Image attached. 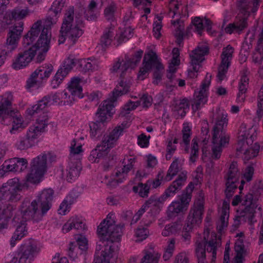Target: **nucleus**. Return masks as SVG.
I'll list each match as a JSON object with an SVG mask.
<instances>
[{"instance_id":"obj_1","label":"nucleus","mask_w":263,"mask_h":263,"mask_svg":"<svg viewBox=\"0 0 263 263\" xmlns=\"http://www.w3.org/2000/svg\"><path fill=\"white\" fill-rule=\"evenodd\" d=\"M143 54L142 50H139L129 58L125 57V61L122 62L119 60L112 66L111 70L114 72H121L120 81L116 87L112 92L109 98L103 102L96 113L97 120L96 122H92L89 124L90 134L91 137L99 136L104 129V123L107 119L106 115L112 114L111 110L114 107V103L117 101L118 97L126 94L130 91L132 81L124 77L125 73L128 68H134L141 59Z\"/></svg>"},{"instance_id":"obj_2","label":"nucleus","mask_w":263,"mask_h":263,"mask_svg":"<svg viewBox=\"0 0 263 263\" xmlns=\"http://www.w3.org/2000/svg\"><path fill=\"white\" fill-rule=\"evenodd\" d=\"M53 194V190L48 189L44 190L31 202L28 199H25L21 206L23 218L35 222L41 221L51 207Z\"/></svg>"},{"instance_id":"obj_3","label":"nucleus","mask_w":263,"mask_h":263,"mask_svg":"<svg viewBox=\"0 0 263 263\" xmlns=\"http://www.w3.org/2000/svg\"><path fill=\"white\" fill-rule=\"evenodd\" d=\"M114 221L104 220L98 227L97 232L100 240L104 246L101 256L95 258L93 263H109V258L114 251L112 242L118 241L122 236V229L124 225H116Z\"/></svg>"},{"instance_id":"obj_4","label":"nucleus","mask_w":263,"mask_h":263,"mask_svg":"<svg viewBox=\"0 0 263 263\" xmlns=\"http://www.w3.org/2000/svg\"><path fill=\"white\" fill-rule=\"evenodd\" d=\"M74 10L73 7H69L66 11L59 35V44L63 43L67 37L72 44H74L84 33L82 28L84 27L81 15L76 14L74 22Z\"/></svg>"},{"instance_id":"obj_5","label":"nucleus","mask_w":263,"mask_h":263,"mask_svg":"<svg viewBox=\"0 0 263 263\" xmlns=\"http://www.w3.org/2000/svg\"><path fill=\"white\" fill-rule=\"evenodd\" d=\"M187 172L182 171L171 184L165 190L164 193L159 198L152 196L142 206L140 210L135 214L133 218V221L136 222L149 208H155L160 209V205L162 202L170 197L174 196L178 191L180 190L184 185L187 179Z\"/></svg>"},{"instance_id":"obj_6","label":"nucleus","mask_w":263,"mask_h":263,"mask_svg":"<svg viewBox=\"0 0 263 263\" xmlns=\"http://www.w3.org/2000/svg\"><path fill=\"white\" fill-rule=\"evenodd\" d=\"M49 29L42 27V21L39 20L34 23L30 30L24 37V44L29 45L33 43L36 39L40 36L34 45L30 47L33 48L35 54L36 51H43L47 52L50 47L51 34L49 33Z\"/></svg>"},{"instance_id":"obj_7","label":"nucleus","mask_w":263,"mask_h":263,"mask_svg":"<svg viewBox=\"0 0 263 263\" xmlns=\"http://www.w3.org/2000/svg\"><path fill=\"white\" fill-rule=\"evenodd\" d=\"M78 63L79 69L83 72H86L95 68V61L90 59L77 60L74 58L69 57L63 62L60 68L59 69L51 81V86L55 88L62 82L64 78L68 74L69 71Z\"/></svg>"},{"instance_id":"obj_8","label":"nucleus","mask_w":263,"mask_h":263,"mask_svg":"<svg viewBox=\"0 0 263 263\" xmlns=\"http://www.w3.org/2000/svg\"><path fill=\"white\" fill-rule=\"evenodd\" d=\"M263 193V181H256L249 192L243 200L242 204L246 205L245 208L240 212V218L246 217L250 222H252L254 217L255 209L257 207L256 202L258 197Z\"/></svg>"},{"instance_id":"obj_9","label":"nucleus","mask_w":263,"mask_h":263,"mask_svg":"<svg viewBox=\"0 0 263 263\" xmlns=\"http://www.w3.org/2000/svg\"><path fill=\"white\" fill-rule=\"evenodd\" d=\"M11 102L9 97L4 98L0 96V117L2 116L1 122L4 125L12 123L10 132L14 134L20 128H23L22 118L17 111L11 109Z\"/></svg>"},{"instance_id":"obj_10","label":"nucleus","mask_w":263,"mask_h":263,"mask_svg":"<svg viewBox=\"0 0 263 263\" xmlns=\"http://www.w3.org/2000/svg\"><path fill=\"white\" fill-rule=\"evenodd\" d=\"M143 66L139 70V79L142 80H144L148 71L152 67H155L156 70L154 72L153 83L155 85H158L162 80L161 70H163L164 67L159 61L156 53L151 51L145 54L143 61Z\"/></svg>"},{"instance_id":"obj_11","label":"nucleus","mask_w":263,"mask_h":263,"mask_svg":"<svg viewBox=\"0 0 263 263\" xmlns=\"http://www.w3.org/2000/svg\"><path fill=\"white\" fill-rule=\"evenodd\" d=\"M48 116L43 113L42 117L36 119L35 124L28 129L26 136L20 138L16 143L17 147L21 150L27 149L33 145L34 140L43 131L48 124Z\"/></svg>"},{"instance_id":"obj_12","label":"nucleus","mask_w":263,"mask_h":263,"mask_svg":"<svg viewBox=\"0 0 263 263\" xmlns=\"http://www.w3.org/2000/svg\"><path fill=\"white\" fill-rule=\"evenodd\" d=\"M23 187V185L19 182L18 178L9 179L0 188V202L18 201L22 198L20 192Z\"/></svg>"},{"instance_id":"obj_13","label":"nucleus","mask_w":263,"mask_h":263,"mask_svg":"<svg viewBox=\"0 0 263 263\" xmlns=\"http://www.w3.org/2000/svg\"><path fill=\"white\" fill-rule=\"evenodd\" d=\"M23 30V23L20 22L15 24L12 29L8 33L6 42L3 45L0 53V60L2 65L4 63L7 56H8L17 46L18 41Z\"/></svg>"},{"instance_id":"obj_14","label":"nucleus","mask_w":263,"mask_h":263,"mask_svg":"<svg viewBox=\"0 0 263 263\" xmlns=\"http://www.w3.org/2000/svg\"><path fill=\"white\" fill-rule=\"evenodd\" d=\"M213 237L208 241L204 236V242H196L195 252L198 263H206L205 250L208 252H212V261L216 259L217 248L220 245V242L217 240L215 234H213Z\"/></svg>"},{"instance_id":"obj_15","label":"nucleus","mask_w":263,"mask_h":263,"mask_svg":"<svg viewBox=\"0 0 263 263\" xmlns=\"http://www.w3.org/2000/svg\"><path fill=\"white\" fill-rule=\"evenodd\" d=\"M46 154H41L33 158L31 162V172L28 175V180L31 183L39 181L47 170Z\"/></svg>"},{"instance_id":"obj_16","label":"nucleus","mask_w":263,"mask_h":263,"mask_svg":"<svg viewBox=\"0 0 263 263\" xmlns=\"http://www.w3.org/2000/svg\"><path fill=\"white\" fill-rule=\"evenodd\" d=\"M123 130V128L120 126L115 128L109 135L104 136L102 140V145L98 146L97 148L93 149L96 150L95 157L99 161L101 159H105L107 154L106 149L113 146L121 135Z\"/></svg>"},{"instance_id":"obj_17","label":"nucleus","mask_w":263,"mask_h":263,"mask_svg":"<svg viewBox=\"0 0 263 263\" xmlns=\"http://www.w3.org/2000/svg\"><path fill=\"white\" fill-rule=\"evenodd\" d=\"M36 253V246L29 241L22 245L15 256L7 263H31Z\"/></svg>"},{"instance_id":"obj_18","label":"nucleus","mask_w":263,"mask_h":263,"mask_svg":"<svg viewBox=\"0 0 263 263\" xmlns=\"http://www.w3.org/2000/svg\"><path fill=\"white\" fill-rule=\"evenodd\" d=\"M193 54H190L191 63L192 69L188 70V77L190 78H194L197 77V72L201 67V62L204 60V55L209 52V48L205 45L198 46L192 51Z\"/></svg>"},{"instance_id":"obj_19","label":"nucleus","mask_w":263,"mask_h":263,"mask_svg":"<svg viewBox=\"0 0 263 263\" xmlns=\"http://www.w3.org/2000/svg\"><path fill=\"white\" fill-rule=\"evenodd\" d=\"M240 175V172L236 162H233L230 165L229 171L224 177L226 179L225 194L226 198L230 199L233 196L234 191L237 187L236 183Z\"/></svg>"},{"instance_id":"obj_20","label":"nucleus","mask_w":263,"mask_h":263,"mask_svg":"<svg viewBox=\"0 0 263 263\" xmlns=\"http://www.w3.org/2000/svg\"><path fill=\"white\" fill-rule=\"evenodd\" d=\"M60 100V94L55 93L52 95H48L44 96L42 100L38 101L37 103L31 108L27 109L28 114L30 116H34L35 114H41L39 117H42L43 114L46 113L43 111L44 109L50 106L51 104L58 102Z\"/></svg>"},{"instance_id":"obj_21","label":"nucleus","mask_w":263,"mask_h":263,"mask_svg":"<svg viewBox=\"0 0 263 263\" xmlns=\"http://www.w3.org/2000/svg\"><path fill=\"white\" fill-rule=\"evenodd\" d=\"M211 76L208 77L207 73L205 79L201 85L199 91H195L192 106L196 109H199L207 101V90L211 83Z\"/></svg>"},{"instance_id":"obj_22","label":"nucleus","mask_w":263,"mask_h":263,"mask_svg":"<svg viewBox=\"0 0 263 263\" xmlns=\"http://www.w3.org/2000/svg\"><path fill=\"white\" fill-rule=\"evenodd\" d=\"M233 52L234 48L230 45H228L227 47L223 49L221 54V61L218 68V73L217 74V77L220 81L223 80L226 73L230 66Z\"/></svg>"},{"instance_id":"obj_23","label":"nucleus","mask_w":263,"mask_h":263,"mask_svg":"<svg viewBox=\"0 0 263 263\" xmlns=\"http://www.w3.org/2000/svg\"><path fill=\"white\" fill-rule=\"evenodd\" d=\"M203 213V204L200 202L195 203L193 207L190 210L185 225L192 228L199 226L202 221Z\"/></svg>"},{"instance_id":"obj_24","label":"nucleus","mask_w":263,"mask_h":263,"mask_svg":"<svg viewBox=\"0 0 263 263\" xmlns=\"http://www.w3.org/2000/svg\"><path fill=\"white\" fill-rule=\"evenodd\" d=\"M35 54L33 48H29L28 50L21 51L14 60L12 64V68L18 70L26 67L32 60Z\"/></svg>"},{"instance_id":"obj_25","label":"nucleus","mask_w":263,"mask_h":263,"mask_svg":"<svg viewBox=\"0 0 263 263\" xmlns=\"http://www.w3.org/2000/svg\"><path fill=\"white\" fill-rule=\"evenodd\" d=\"M13 207L9 203L0 202V231L8 227L13 216Z\"/></svg>"},{"instance_id":"obj_26","label":"nucleus","mask_w":263,"mask_h":263,"mask_svg":"<svg viewBox=\"0 0 263 263\" xmlns=\"http://www.w3.org/2000/svg\"><path fill=\"white\" fill-rule=\"evenodd\" d=\"M240 12L242 16H240L239 14L233 23L229 24L225 28L226 32L231 34L234 31L240 32L247 27L248 17L249 15H245L240 11Z\"/></svg>"},{"instance_id":"obj_27","label":"nucleus","mask_w":263,"mask_h":263,"mask_svg":"<svg viewBox=\"0 0 263 263\" xmlns=\"http://www.w3.org/2000/svg\"><path fill=\"white\" fill-rule=\"evenodd\" d=\"M253 6L251 11L252 13L255 12L259 5V0H239L237 6L239 11L245 15H250V9Z\"/></svg>"},{"instance_id":"obj_28","label":"nucleus","mask_w":263,"mask_h":263,"mask_svg":"<svg viewBox=\"0 0 263 263\" xmlns=\"http://www.w3.org/2000/svg\"><path fill=\"white\" fill-rule=\"evenodd\" d=\"M72 229L77 230H84L85 229V224L80 220L78 216H73L70 218L63 227V231L66 233Z\"/></svg>"},{"instance_id":"obj_29","label":"nucleus","mask_w":263,"mask_h":263,"mask_svg":"<svg viewBox=\"0 0 263 263\" xmlns=\"http://www.w3.org/2000/svg\"><path fill=\"white\" fill-rule=\"evenodd\" d=\"M81 170V166L79 161L70 162L66 170L67 180L69 182L75 180L79 176Z\"/></svg>"},{"instance_id":"obj_30","label":"nucleus","mask_w":263,"mask_h":263,"mask_svg":"<svg viewBox=\"0 0 263 263\" xmlns=\"http://www.w3.org/2000/svg\"><path fill=\"white\" fill-rule=\"evenodd\" d=\"M27 233L26 224L25 222L21 221L19 225L17 226L15 231L11 237L10 240L11 246L13 247L15 245V241L21 239L26 235Z\"/></svg>"},{"instance_id":"obj_31","label":"nucleus","mask_w":263,"mask_h":263,"mask_svg":"<svg viewBox=\"0 0 263 263\" xmlns=\"http://www.w3.org/2000/svg\"><path fill=\"white\" fill-rule=\"evenodd\" d=\"M114 31V26L107 28L104 30L100 38V44L103 48L107 47L111 44L115 34Z\"/></svg>"},{"instance_id":"obj_32","label":"nucleus","mask_w":263,"mask_h":263,"mask_svg":"<svg viewBox=\"0 0 263 263\" xmlns=\"http://www.w3.org/2000/svg\"><path fill=\"white\" fill-rule=\"evenodd\" d=\"M80 79L78 78H73L71 79L67 87V90L70 93H73L78 96V98L83 97L82 93V88L80 85Z\"/></svg>"},{"instance_id":"obj_33","label":"nucleus","mask_w":263,"mask_h":263,"mask_svg":"<svg viewBox=\"0 0 263 263\" xmlns=\"http://www.w3.org/2000/svg\"><path fill=\"white\" fill-rule=\"evenodd\" d=\"M249 85V78L244 74L242 76L239 83V92L237 95L238 102H242L245 100V93L246 92Z\"/></svg>"},{"instance_id":"obj_34","label":"nucleus","mask_w":263,"mask_h":263,"mask_svg":"<svg viewBox=\"0 0 263 263\" xmlns=\"http://www.w3.org/2000/svg\"><path fill=\"white\" fill-rule=\"evenodd\" d=\"M227 116L224 115L217 118L216 123L213 128L214 142L217 141L218 135H219L220 132H223L224 127L227 125Z\"/></svg>"},{"instance_id":"obj_35","label":"nucleus","mask_w":263,"mask_h":263,"mask_svg":"<svg viewBox=\"0 0 263 263\" xmlns=\"http://www.w3.org/2000/svg\"><path fill=\"white\" fill-rule=\"evenodd\" d=\"M181 170V165L180 160L178 158L175 157L172 164H171L167 173L165 177L166 181L172 180L173 177L177 175L179 171Z\"/></svg>"},{"instance_id":"obj_36","label":"nucleus","mask_w":263,"mask_h":263,"mask_svg":"<svg viewBox=\"0 0 263 263\" xmlns=\"http://www.w3.org/2000/svg\"><path fill=\"white\" fill-rule=\"evenodd\" d=\"M194 188V184L192 182H190L185 190L183 191L182 195L180 196V203H181L184 206V209L187 210L189 202L191 201L192 198V193Z\"/></svg>"},{"instance_id":"obj_37","label":"nucleus","mask_w":263,"mask_h":263,"mask_svg":"<svg viewBox=\"0 0 263 263\" xmlns=\"http://www.w3.org/2000/svg\"><path fill=\"white\" fill-rule=\"evenodd\" d=\"M184 206L179 201L173 202L168 207L167 215L170 218L176 217L179 213L186 211Z\"/></svg>"},{"instance_id":"obj_38","label":"nucleus","mask_w":263,"mask_h":263,"mask_svg":"<svg viewBox=\"0 0 263 263\" xmlns=\"http://www.w3.org/2000/svg\"><path fill=\"white\" fill-rule=\"evenodd\" d=\"M152 182L149 180L143 184L139 183L137 186H134L133 191L135 193H138L139 195L143 198L147 197L148 196L149 191L150 190V186Z\"/></svg>"},{"instance_id":"obj_39","label":"nucleus","mask_w":263,"mask_h":263,"mask_svg":"<svg viewBox=\"0 0 263 263\" xmlns=\"http://www.w3.org/2000/svg\"><path fill=\"white\" fill-rule=\"evenodd\" d=\"M60 14L61 13L49 9L47 14L44 27L49 29L52 25L57 23Z\"/></svg>"},{"instance_id":"obj_40","label":"nucleus","mask_w":263,"mask_h":263,"mask_svg":"<svg viewBox=\"0 0 263 263\" xmlns=\"http://www.w3.org/2000/svg\"><path fill=\"white\" fill-rule=\"evenodd\" d=\"M189 108V104L187 99H184L178 102H176L173 108V110L177 111L181 117H184L186 110Z\"/></svg>"},{"instance_id":"obj_41","label":"nucleus","mask_w":263,"mask_h":263,"mask_svg":"<svg viewBox=\"0 0 263 263\" xmlns=\"http://www.w3.org/2000/svg\"><path fill=\"white\" fill-rule=\"evenodd\" d=\"M125 158L123 160V163L124 164L123 167L120 170H117L116 172V176L119 177L120 175L124 177L127 174L129 171L133 168V163H135V158L127 157V163L125 161Z\"/></svg>"},{"instance_id":"obj_42","label":"nucleus","mask_w":263,"mask_h":263,"mask_svg":"<svg viewBox=\"0 0 263 263\" xmlns=\"http://www.w3.org/2000/svg\"><path fill=\"white\" fill-rule=\"evenodd\" d=\"M172 23L174 25H178L175 30L174 35L176 38L177 44L180 45L183 41V37L184 36L183 31L184 29V26L183 22L182 21H179V20H177L176 21H174Z\"/></svg>"},{"instance_id":"obj_43","label":"nucleus","mask_w":263,"mask_h":263,"mask_svg":"<svg viewBox=\"0 0 263 263\" xmlns=\"http://www.w3.org/2000/svg\"><path fill=\"white\" fill-rule=\"evenodd\" d=\"M235 251L236 255L235 257L236 263H242L243 261V254L245 253V248L243 241L238 240L235 243Z\"/></svg>"},{"instance_id":"obj_44","label":"nucleus","mask_w":263,"mask_h":263,"mask_svg":"<svg viewBox=\"0 0 263 263\" xmlns=\"http://www.w3.org/2000/svg\"><path fill=\"white\" fill-rule=\"evenodd\" d=\"M28 14L27 9H22L15 8L9 14L10 21L12 20H20L25 18Z\"/></svg>"},{"instance_id":"obj_45","label":"nucleus","mask_w":263,"mask_h":263,"mask_svg":"<svg viewBox=\"0 0 263 263\" xmlns=\"http://www.w3.org/2000/svg\"><path fill=\"white\" fill-rule=\"evenodd\" d=\"M37 69L39 74V80L41 81L50 76L53 70V66L51 64H45L39 67Z\"/></svg>"},{"instance_id":"obj_46","label":"nucleus","mask_w":263,"mask_h":263,"mask_svg":"<svg viewBox=\"0 0 263 263\" xmlns=\"http://www.w3.org/2000/svg\"><path fill=\"white\" fill-rule=\"evenodd\" d=\"M160 257L158 252L147 251L141 259V263H158Z\"/></svg>"},{"instance_id":"obj_47","label":"nucleus","mask_w":263,"mask_h":263,"mask_svg":"<svg viewBox=\"0 0 263 263\" xmlns=\"http://www.w3.org/2000/svg\"><path fill=\"white\" fill-rule=\"evenodd\" d=\"M259 149V145L257 143H255L250 147L245 149L244 152L245 159L249 160L257 156Z\"/></svg>"},{"instance_id":"obj_48","label":"nucleus","mask_w":263,"mask_h":263,"mask_svg":"<svg viewBox=\"0 0 263 263\" xmlns=\"http://www.w3.org/2000/svg\"><path fill=\"white\" fill-rule=\"evenodd\" d=\"M41 81L39 80V74L38 73L37 69H36L32 74L30 75V78L27 81L26 88L27 89H30L32 87H35L37 85L38 82Z\"/></svg>"},{"instance_id":"obj_49","label":"nucleus","mask_w":263,"mask_h":263,"mask_svg":"<svg viewBox=\"0 0 263 263\" xmlns=\"http://www.w3.org/2000/svg\"><path fill=\"white\" fill-rule=\"evenodd\" d=\"M175 239H171L168 242L163 255L164 260H168L173 255L175 249Z\"/></svg>"},{"instance_id":"obj_50","label":"nucleus","mask_w":263,"mask_h":263,"mask_svg":"<svg viewBox=\"0 0 263 263\" xmlns=\"http://www.w3.org/2000/svg\"><path fill=\"white\" fill-rule=\"evenodd\" d=\"M15 160V172H21L24 171L27 167L28 162L25 158H14Z\"/></svg>"},{"instance_id":"obj_51","label":"nucleus","mask_w":263,"mask_h":263,"mask_svg":"<svg viewBox=\"0 0 263 263\" xmlns=\"http://www.w3.org/2000/svg\"><path fill=\"white\" fill-rule=\"evenodd\" d=\"M117 7L115 3H111L104 10V15L106 20L112 21L114 19V14Z\"/></svg>"},{"instance_id":"obj_52","label":"nucleus","mask_w":263,"mask_h":263,"mask_svg":"<svg viewBox=\"0 0 263 263\" xmlns=\"http://www.w3.org/2000/svg\"><path fill=\"white\" fill-rule=\"evenodd\" d=\"M132 36V29L129 27H127L123 32H121L120 36L117 39L118 43L117 45H119L122 43L127 41Z\"/></svg>"},{"instance_id":"obj_53","label":"nucleus","mask_w":263,"mask_h":263,"mask_svg":"<svg viewBox=\"0 0 263 263\" xmlns=\"http://www.w3.org/2000/svg\"><path fill=\"white\" fill-rule=\"evenodd\" d=\"M228 217L227 216V213L226 210H223L222 214L220 216L219 222L217 224V229L219 233H221L224 228L227 227L228 226L227 219Z\"/></svg>"},{"instance_id":"obj_54","label":"nucleus","mask_w":263,"mask_h":263,"mask_svg":"<svg viewBox=\"0 0 263 263\" xmlns=\"http://www.w3.org/2000/svg\"><path fill=\"white\" fill-rule=\"evenodd\" d=\"M193 229V228L185 224L183 228L181 234L182 240L187 244H189L190 242L191 238L190 233L192 232Z\"/></svg>"},{"instance_id":"obj_55","label":"nucleus","mask_w":263,"mask_h":263,"mask_svg":"<svg viewBox=\"0 0 263 263\" xmlns=\"http://www.w3.org/2000/svg\"><path fill=\"white\" fill-rule=\"evenodd\" d=\"M76 239L78 246V249L83 251H86L88 245L86 238L81 235H78L76 236Z\"/></svg>"},{"instance_id":"obj_56","label":"nucleus","mask_w":263,"mask_h":263,"mask_svg":"<svg viewBox=\"0 0 263 263\" xmlns=\"http://www.w3.org/2000/svg\"><path fill=\"white\" fill-rule=\"evenodd\" d=\"M148 233L149 232L147 228L143 227L138 228L135 233V235L138 238L137 240H136V241H141L146 239L148 236Z\"/></svg>"},{"instance_id":"obj_57","label":"nucleus","mask_w":263,"mask_h":263,"mask_svg":"<svg viewBox=\"0 0 263 263\" xmlns=\"http://www.w3.org/2000/svg\"><path fill=\"white\" fill-rule=\"evenodd\" d=\"M14 164L13 158L6 160L2 165V170L5 172H15Z\"/></svg>"},{"instance_id":"obj_58","label":"nucleus","mask_w":263,"mask_h":263,"mask_svg":"<svg viewBox=\"0 0 263 263\" xmlns=\"http://www.w3.org/2000/svg\"><path fill=\"white\" fill-rule=\"evenodd\" d=\"M253 138L254 137L253 136H251L250 138H246V142L243 140H239L237 144L236 151L239 152H242L243 151L245 152V149L247 148L246 147L249 143L253 142Z\"/></svg>"},{"instance_id":"obj_59","label":"nucleus","mask_w":263,"mask_h":263,"mask_svg":"<svg viewBox=\"0 0 263 263\" xmlns=\"http://www.w3.org/2000/svg\"><path fill=\"white\" fill-rule=\"evenodd\" d=\"M212 142L213 144H216L217 145H220L221 147L224 146L226 143L229 142V138L227 137L223 132L219 133V135H218L217 141L214 142L213 138H212Z\"/></svg>"},{"instance_id":"obj_60","label":"nucleus","mask_w":263,"mask_h":263,"mask_svg":"<svg viewBox=\"0 0 263 263\" xmlns=\"http://www.w3.org/2000/svg\"><path fill=\"white\" fill-rule=\"evenodd\" d=\"M254 172V169L252 166H248L245 170L242 176V179L247 182H250L252 180Z\"/></svg>"},{"instance_id":"obj_61","label":"nucleus","mask_w":263,"mask_h":263,"mask_svg":"<svg viewBox=\"0 0 263 263\" xmlns=\"http://www.w3.org/2000/svg\"><path fill=\"white\" fill-rule=\"evenodd\" d=\"M69 197H66L62 203L60 204L58 210L59 213L61 215H65L66 212L69 208V206L72 203V200H69Z\"/></svg>"},{"instance_id":"obj_62","label":"nucleus","mask_w":263,"mask_h":263,"mask_svg":"<svg viewBox=\"0 0 263 263\" xmlns=\"http://www.w3.org/2000/svg\"><path fill=\"white\" fill-rule=\"evenodd\" d=\"M182 132L183 135L182 141L185 145H187L190 142L191 128L189 126H184Z\"/></svg>"},{"instance_id":"obj_63","label":"nucleus","mask_w":263,"mask_h":263,"mask_svg":"<svg viewBox=\"0 0 263 263\" xmlns=\"http://www.w3.org/2000/svg\"><path fill=\"white\" fill-rule=\"evenodd\" d=\"M76 143H77V142L75 139H73L71 142V146H70V154L71 159L73 156H74V155H76V154H79L82 151V145H79L76 146Z\"/></svg>"},{"instance_id":"obj_64","label":"nucleus","mask_w":263,"mask_h":263,"mask_svg":"<svg viewBox=\"0 0 263 263\" xmlns=\"http://www.w3.org/2000/svg\"><path fill=\"white\" fill-rule=\"evenodd\" d=\"M150 136L147 137L146 136L142 134L138 137V144L141 147H146L149 144V138Z\"/></svg>"}]
</instances>
